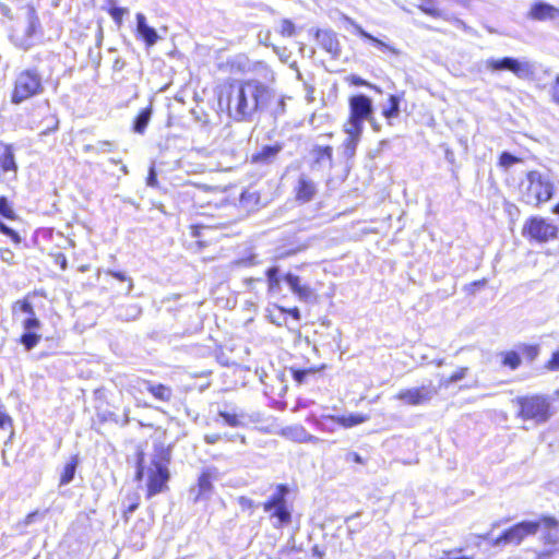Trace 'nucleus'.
Segmentation results:
<instances>
[{
	"mask_svg": "<svg viewBox=\"0 0 559 559\" xmlns=\"http://www.w3.org/2000/svg\"><path fill=\"white\" fill-rule=\"evenodd\" d=\"M238 503L241 507V509H254L257 506L254 504V501L248 497L241 496L238 498Z\"/></svg>",
	"mask_w": 559,
	"mask_h": 559,
	"instance_id": "59",
	"label": "nucleus"
},
{
	"mask_svg": "<svg viewBox=\"0 0 559 559\" xmlns=\"http://www.w3.org/2000/svg\"><path fill=\"white\" fill-rule=\"evenodd\" d=\"M540 528V523L536 521H522L513 526L504 530L501 535L495 540L493 545H519L526 536L536 534Z\"/></svg>",
	"mask_w": 559,
	"mask_h": 559,
	"instance_id": "8",
	"label": "nucleus"
},
{
	"mask_svg": "<svg viewBox=\"0 0 559 559\" xmlns=\"http://www.w3.org/2000/svg\"><path fill=\"white\" fill-rule=\"evenodd\" d=\"M280 33H281V35H283L285 37L294 36L295 35V24L288 19L282 20Z\"/></svg>",
	"mask_w": 559,
	"mask_h": 559,
	"instance_id": "50",
	"label": "nucleus"
},
{
	"mask_svg": "<svg viewBox=\"0 0 559 559\" xmlns=\"http://www.w3.org/2000/svg\"><path fill=\"white\" fill-rule=\"evenodd\" d=\"M140 506V496L135 491L128 492L122 500L124 520H129V515L136 511Z\"/></svg>",
	"mask_w": 559,
	"mask_h": 559,
	"instance_id": "33",
	"label": "nucleus"
},
{
	"mask_svg": "<svg viewBox=\"0 0 559 559\" xmlns=\"http://www.w3.org/2000/svg\"><path fill=\"white\" fill-rule=\"evenodd\" d=\"M372 114V99L365 94L354 95L349 98V118L344 128L362 131L364 122L371 120Z\"/></svg>",
	"mask_w": 559,
	"mask_h": 559,
	"instance_id": "7",
	"label": "nucleus"
},
{
	"mask_svg": "<svg viewBox=\"0 0 559 559\" xmlns=\"http://www.w3.org/2000/svg\"><path fill=\"white\" fill-rule=\"evenodd\" d=\"M360 515V512H356L345 519V523L348 524V534L353 535L361 530V525L352 524L353 521Z\"/></svg>",
	"mask_w": 559,
	"mask_h": 559,
	"instance_id": "55",
	"label": "nucleus"
},
{
	"mask_svg": "<svg viewBox=\"0 0 559 559\" xmlns=\"http://www.w3.org/2000/svg\"><path fill=\"white\" fill-rule=\"evenodd\" d=\"M336 420L340 426L345 428H350L362 424L368 420V416L362 414H350L348 416H336Z\"/></svg>",
	"mask_w": 559,
	"mask_h": 559,
	"instance_id": "38",
	"label": "nucleus"
},
{
	"mask_svg": "<svg viewBox=\"0 0 559 559\" xmlns=\"http://www.w3.org/2000/svg\"><path fill=\"white\" fill-rule=\"evenodd\" d=\"M212 479V474L209 471L202 472L199 476L197 486L192 487L189 491V496L194 503L210 498L213 491Z\"/></svg>",
	"mask_w": 559,
	"mask_h": 559,
	"instance_id": "17",
	"label": "nucleus"
},
{
	"mask_svg": "<svg viewBox=\"0 0 559 559\" xmlns=\"http://www.w3.org/2000/svg\"><path fill=\"white\" fill-rule=\"evenodd\" d=\"M348 81L352 85H355V86H368V87H372V85L367 82L365 79L360 78L359 75H356V74H352L349 78H348Z\"/></svg>",
	"mask_w": 559,
	"mask_h": 559,
	"instance_id": "58",
	"label": "nucleus"
},
{
	"mask_svg": "<svg viewBox=\"0 0 559 559\" xmlns=\"http://www.w3.org/2000/svg\"><path fill=\"white\" fill-rule=\"evenodd\" d=\"M217 416L222 420L223 425L234 428L243 426V415H239L235 412L218 411Z\"/></svg>",
	"mask_w": 559,
	"mask_h": 559,
	"instance_id": "36",
	"label": "nucleus"
},
{
	"mask_svg": "<svg viewBox=\"0 0 559 559\" xmlns=\"http://www.w3.org/2000/svg\"><path fill=\"white\" fill-rule=\"evenodd\" d=\"M222 440V435L219 433H210L204 436V442L207 444H215Z\"/></svg>",
	"mask_w": 559,
	"mask_h": 559,
	"instance_id": "64",
	"label": "nucleus"
},
{
	"mask_svg": "<svg viewBox=\"0 0 559 559\" xmlns=\"http://www.w3.org/2000/svg\"><path fill=\"white\" fill-rule=\"evenodd\" d=\"M267 290L272 295L282 292V282H284L289 290L304 302H310L316 299L314 290L309 284H304L300 276L288 271L283 273L278 265H272L265 271Z\"/></svg>",
	"mask_w": 559,
	"mask_h": 559,
	"instance_id": "2",
	"label": "nucleus"
},
{
	"mask_svg": "<svg viewBox=\"0 0 559 559\" xmlns=\"http://www.w3.org/2000/svg\"><path fill=\"white\" fill-rule=\"evenodd\" d=\"M7 426H12L11 417L0 408V428L5 429Z\"/></svg>",
	"mask_w": 559,
	"mask_h": 559,
	"instance_id": "61",
	"label": "nucleus"
},
{
	"mask_svg": "<svg viewBox=\"0 0 559 559\" xmlns=\"http://www.w3.org/2000/svg\"><path fill=\"white\" fill-rule=\"evenodd\" d=\"M521 200L533 206L548 202L554 195V183L548 174L531 170L520 183Z\"/></svg>",
	"mask_w": 559,
	"mask_h": 559,
	"instance_id": "3",
	"label": "nucleus"
},
{
	"mask_svg": "<svg viewBox=\"0 0 559 559\" xmlns=\"http://www.w3.org/2000/svg\"><path fill=\"white\" fill-rule=\"evenodd\" d=\"M44 92L43 76L37 68L24 69L15 76L11 103L20 105L27 99L41 95Z\"/></svg>",
	"mask_w": 559,
	"mask_h": 559,
	"instance_id": "4",
	"label": "nucleus"
},
{
	"mask_svg": "<svg viewBox=\"0 0 559 559\" xmlns=\"http://www.w3.org/2000/svg\"><path fill=\"white\" fill-rule=\"evenodd\" d=\"M290 373H292V377L293 379L298 383V384H302V383H306L307 381V378L309 376H312L317 372V369L314 368H306V369H301V368H295V367H290Z\"/></svg>",
	"mask_w": 559,
	"mask_h": 559,
	"instance_id": "39",
	"label": "nucleus"
},
{
	"mask_svg": "<svg viewBox=\"0 0 559 559\" xmlns=\"http://www.w3.org/2000/svg\"><path fill=\"white\" fill-rule=\"evenodd\" d=\"M316 38L319 45L329 52L333 58H338L341 55L340 41L336 34L331 29H318Z\"/></svg>",
	"mask_w": 559,
	"mask_h": 559,
	"instance_id": "19",
	"label": "nucleus"
},
{
	"mask_svg": "<svg viewBox=\"0 0 559 559\" xmlns=\"http://www.w3.org/2000/svg\"><path fill=\"white\" fill-rule=\"evenodd\" d=\"M103 9L108 12L118 26L121 25L123 16L129 13L127 8L118 7L116 0H107V5Z\"/></svg>",
	"mask_w": 559,
	"mask_h": 559,
	"instance_id": "35",
	"label": "nucleus"
},
{
	"mask_svg": "<svg viewBox=\"0 0 559 559\" xmlns=\"http://www.w3.org/2000/svg\"><path fill=\"white\" fill-rule=\"evenodd\" d=\"M146 185L152 188H156L158 186L157 171L154 164H152L148 168Z\"/></svg>",
	"mask_w": 559,
	"mask_h": 559,
	"instance_id": "54",
	"label": "nucleus"
},
{
	"mask_svg": "<svg viewBox=\"0 0 559 559\" xmlns=\"http://www.w3.org/2000/svg\"><path fill=\"white\" fill-rule=\"evenodd\" d=\"M170 478L168 467H153L148 468L147 476V498H152L165 489H167V483Z\"/></svg>",
	"mask_w": 559,
	"mask_h": 559,
	"instance_id": "15",
	"label": "nucleus"
},
{
	"mask_svg": "<svg viewBox=\"0 0 559 559\" xmlns=\"http://www.w3.org/2000/svg\"><path fill=\"white\" fill-rule=\"evenodd\" d=\"M0 146L3 148V152L0 153V169L3 173H13L15 176L19 166L15 159L14 146L3 141H0Z\"/></svg>",
	"mask_w": 559,
	"mask_h": 559,
	"instance_id": "24",
	"label": "nucleus"
},
{
	"mask_svg": "<svg viewBox=\"0 0 559 559\" xmlns=\"http://www.w3.org/2000/svg\"><path fill=\"white\" fill-rule=\"evenodd\" d=\"M305 249H306V246H298L295 248H277L275 250L274 259L275 260L286 259L288 257L297 254L298 252H300Z\"/></svg>",
	"mask_w": 559,
	"mask_h": 559,
	"instance_id": "45",
	"label": "nucleus"
},
{
	"mask_svg": "<svg viewBox=\"0 0 559 559\" xmlns=\"http://www.w3.org/2000/svg\"><path fill=\"white\" fill-rule=\"evenodd\" d=\"M418 9L435 19H443L445 21H450L448 14L439 9L438 3L436 0H420V3L418 4Z\"/></svg>",
	"mask_w": 559,
	"mask_h": 559,
	"instance_id": "30",
	"label": "nucleus"
},
{
	"mask_svg": "<svg viewBox=\"0 0 559 559\" xmlns=\"http://www.w3.org/2000/svg\"><path fill=\"white\" fill-rule=\"evenodd\" d=\"M558 229L543 217H531L523 226L522 235L531 240L546 242L557 237Z\"/></svg>",
	"mask_w": 559,
	"mask_h": 559,
	"instance_id": "9",
	"label": "nucleus"
},
{
	"mask_svg": "<svg viewBox=\"0 0 559 559\" xmlns=\"http://www.w3.org/2000/svg\"><path fill=\"white\" fill-rule=\"evenodd\" d=\"M316 193H317L316 183L311 179L301 175L298 179V186L296 188L297 200L302 203L309 202L314 198Z\"/></svg>",
	"mask_w": 559,
	"mask_h": 559,
	"instance_id": "25",
	"label": "nucleus"
},
{
	"mask_svg": "<svg viewBox=\"0 0 559 559\" xmlns=\"http://www.w3.org/2000/svg\"><path fill=\"white\" fill-rule=\"evenodd\" d=\"M0 216L11 221L17 217L11 202L4 195L0 197Z\"/></svg>",
	"mask_w": 559,
	"mask_h": 559,
	"instance_id": "40",
	"label": "nucleus"
},
{
	"mask_svg": "<svg viewBox=\"0 0 559 559\" xmlns=\"http://www.w3.org/2000/svg\"><path fill=\"white\" fill-rule=\"evenodd\" d=\"M153 115L152 106H147L140 110L132 122V130L135 133L143 134Z\"/></svg>",
	"mask_w": 559,
	"mask_h": 559,
	"instance_id": "29",
	"label": "nucleus"
},
{
	"mask_svg": "<svg viewBox=\"0 0 559 559\" xmlns=\"http://www.w3.org/2000/svg\"><path fill=\"white\" fill-rule=\"evenodd\" d=\"M282 313H288L292 318H294L296 321H299L301 318L300 310L297 307L285 309L283 307L278 308Z\"/></svg>",
	"mask_w": 559,
	"mask_h": 559,
	"instance_id": "60",
	"label": "nucleus"
},
{
	"mask_svg": "<svg viewBox=\"0 0 559 559\" xmlns=\"http://www.w3.org/2000/svg\"><path fill=\"white\" fill-rule=\"evenodd\" d=\"M15 254L12 250H10L9 248H0V259L2 262L9 264V265H13L15 264Z\"/></svg>",
	"mask_w": 559,
	"mask_h": 559,
	"instance_id": "52",
	"label": "nucleus"
},
{
	"mask_svg": "<svg viewBox=\"0 0 559 559\" xmlns=\"http://www.w3.org/2000/svg\"><path fill=\"white\" fill-rule=\"evenodd\" d=\"M283 148L284 143L282 142L263 145L258 152L251 155V163L257 165H270L275 160Z\"/></svg>",
	"mask_w": 559,
	"mask_h": 559,
	"instance_id": "18",
	"label": "nucleus"
},
{
	"mask_svg": "<svg viewBox=\"0 0 559 559\" xmlns=\"http://www.w3.org/2000/svg\"><path fill=\"white\" fill-rule=\"evenodd\" d=\"M0 234L9 237L15 245H20L22 242V237L20 234L2 221H0Z\"/></svg>",
	"mask_w": 559,
	"mask_h": 559,
	"instance_id": "47",
	"label": "nucleus"
},
{
	"mask_svg": "<svg viewBox=\"0 0 559 559\" xmlns=\"http://www.w3.org/2000/svg\"><path fill=\"white\" fill-rule=\"evenodd\" d=\"M273 100H275V104L272 107L270 105L266 110H269L270 114L276 119L277 117L283 116L285 114L286 103H285V99L283 96H281V97L275 96V98Z\"/></svg>",
	"mask_w": 559,
	"mask_h": 559,
	"instance_id": "43",
	"label": "nucleus"
},
{
	"mask_svg": "<svg viewBox=\"0 0 559 559\" xmlns=\"http://www.w3.org/2000/svg\"><path fill=\"white\" fill-rule=\"evenodd\" d=\"M107 274H109L110 276H112L115 280L119 281V282H127L128 283V286L126 288V294H130L132 288H133V281L131 277H129L126 272H122V271H112V270H109L107 272Z\"/></svg>",
	"mask_w": 559,
	"mask_h": 559,
	"instance_id": "48",
	"label": "nucleus"
},
{
	"mask_svg": "<svg viewBox=\"0 0 559 559\" xmlns=\"http://www.w3.org/2000/svg\"><path fill=\"white\" fill-rule=\"evenodd\" d=\"M346 461H352L354 463H357V464H364L365 463V460L362 459V456L357 453V452H349L347 455H346Z\"/></svg>",
	"mask_w": 559,
	"mask_h": 559,
	"instance_id": "63",
	"label": "nucleus"
},
{
	"mask_svg": "<svg viewBox=\"0 0 559 559\" xmlns=\"http://www.w3.org/2000/svg\"><path fill=\"white\" fill-rule=\"evenodd\" d=\"M88 60L95 69L99 68L100 62H102L100 48H96V47L90 48L88 49Z\"/></svg>",
	"mask_w": 559,
	"mask_h": 559,
	"instance_id": "51",
	"label": "nucleus"
},
{
	"mask_svg": "<svg viewBox=\"0 0 559 559\" xmlns=\"http://www.w3.org/2000/svg\"><path fill=\"white\" fill-rule=\"evenodd\" d=\"M38 295L37 290H34L33 293H28L23 299L16 300L13 306L12 310L13 312L15 310H20L22 313H24L25 318H35L37 317L34 310V306L32 301L29 300L31 296Z\"/></svg>",
	"mask_w": 559,
	"mask_h": 559,
	"instance_id": "32",
	"label": "nucleus"
},
{
	"mask_svg": "<svg viewBox=\"0 0 559 559\" xmlns=\"http://www.w3.org/2000/svg\"><path fill=\"white\" fill-rule=\"evenodd\" d=\"M502 357L501 365L511 370H516L522 362L521 356L516 350H508L500 353Z\"/></svg>",
	"mask_w": 559,
	"mask_h": 559,
	"instance_id": "37",
	"label": "nucleus"
},
{
	"mask_svg": "<svg viewBox=\"0 0 559 559\" xmlns=\"http://www.w3.org/2000/svg\"><path fill=\"white\" fill-rule=\"evenodd\" d=\"M78 465H79V457H78V455H74L64 465L63 471L60 476L59 486H66L74 479Z\"/></svg>",
	"mask_w": 559,
	"mask_h": 559,
	"instance_id": "34",
	"label": "nucleus"
},
{
	"mask_svg": "<svg viewBox=\"0 0 559 559\" xmlns=\"http://www.w3.org/2000/svg\"><path fill=\"white\" fill-rule=\"evenodd\" d=\"M144 477V454L141 452L138 455L136 460V472H135V479L142 480Z\"/></svg>",
	"mask_w": 559,
	"mask_h": 559,
	"instance_id": "56",
	"label": "nucleus"
},
{
	"mask_svg": "<svg viewBox=\"0 0 559 559\" xmlns=\"http://www.w3.org/2000/svg\"><path fill=\"white\" fill-rule=\"evenodd\" d=\"M274 98L275 91L259 80L236 81L227 93L228 115L235 121L250 122L259 111L267 109Z\"/></svg>",
	"mask_w": 559,
	"mask_h": 559,
	"instance_id": "1",
	"label": "nucleus"
},
{
	"mask_svg": "<svg viewBox=\"0 0 559 559\" xmlns=\"http://www.w3.org/2000/svg\"><path fill=\"white\" fill-rule=\"evenodd\" d=\"M171 460V447L163 443L154 444V453L151 460L153 467H168Z\"/></svg>",
	"mask_w": 559,
	"mask_h": 559,
	"instance_id": "27",
	"label": "nucleus"
},
{
	"mask_svg": "<svg viewBox=\"0 0 559 559\" xmlns=\"http://www.w3.org/2000/svg\"><path fill=\"white\" fill-rule=\"evenodd\" d=\"M521 349H522V353L525 355V357L530 361H534L539 354L538 345L523 344V345H521Z\"/></svg>",
	"mask_w": 559,
	"mask_h": 559,
	"instance_id": "49",
	"label": "nucleus"
},
{
	"mask_svg": "<svg viewBox=\"0 0 559 559\" xmlns=\"http://www.w3.org/2000/svg\"><path fill=\"white\" fill-rule=\"evenodd\" d=\"M356 28H357V33L359 34L360 37L371 41L376 47H378L380 49H390V47L385 43H383L379 38L374 37L370 33L365 31L361 26L356 25Z\"/></svg>",
	"mask_w": 559,
	"mask_h": 559,
	"instance_id": "44",
	"label": "nucleus"
},
{
	"mask_svg": "<svg viewBox=\"0 0 559 559\" xmlns=\"http://www.w3.org/2000/svg\"><path fill=\"white\" fill-rule=\"evenodd\" d=\"M527 17L534 21H559V8L543 1H535L527 13Z\"/></svg>",
	"mask_w": 559,
	"mask_h": 559,
	"instance_id": "16",
	"label": "nucleus"
},
{
	"mask_svg": "<svg viewBox=\"0 0 559 559\" xmlns=\"http://www.w3.org/2000/svg\"><path fill=\"white\" fill-rule=\"evenodd\" d=\"M96 411V418L98 423L105 424V423H114L116 425L127 426L129 424V417L126 414L122 421H120L119 416L110 411L108 407L104 406V403H99L95 406Z\"/></svg>",
	"mask_w": 559,
	"mask_h": 559,
	"instance_id": "26",
	"label": "nucleus"
},
{
	"mask_svg": "<svg viewBox=\"0 0 559 559\" xmlns=\"http://www.w3.org/2000/svg\"><path fill=\"white\" fill-rule=\"evenodd\" d=\"M545 368L549 371L559 370V348L552 353L550 359L546 362Z\"/></svg>",
	"mask_w": 559,
	"mask_h": 559,
	"instance_id": "53",
	"label": "nucleus"
},
{
	"mask_svg": "<svg viewBox=\"0 0 559 559\" xmlns=\"http://www.w3.org/2000/svg\"><path fill=\"white\" fill-rule=\"evenodd\" d=\"M518 416L523 420H534L537 424L546 423L550 416L551 401L546 395L518 396Z\"/></svg>",
	"mask_w": 559,
	"mask_h": 559,
	"instance_id": "6",
	"label": "nucleus"
},
{
	"mask_svg": "<svg viewBox=\"0 0 559 559\" xmlns=\"http://www.w3.org/2000/svg\"><path fill=\"white\" fill-rule=\"evenodd\" d=\"M338 423L336 420L335 415H323L320 419L317 421V426L323 430V431H334L335 426H337Z\"/></svg>",
	"mask_w": 559,
	"mask_h": 559,
	"instance_id": "41",
	"label": "nucleus"
},
{
	"mask_svg": "<svg viewBox=\"0 0 559 559\" xmlns=\"http://www.w3.org/2000/svg\"><path fill=\"white\" fill-rule=\"evenodd\" d=\"M540 523L543 530V538L546 544L555 545L559 540V522L552 516H542L536 520Z\"/></svg>",
	"mask_w": 559,
	"mask_h": 559,
	"instance_id": "20",
	"label": "nucleus"
},
{
	"mask_svg": "<svg viewBox=\"0 0 559 559\" xmlns=\"http://www.w3.org/2000/svg\"><path fill=\"white\" fill-rule=\"evenodd\" d=\"M311 170L322 171L333 168V147L330 145L314 144L310 150Z\"/></svg>",
	"mask_w": 559,
	"mask_h": 559,
	"instance_id": "14",
	"label": "nucleus"
},
{
	"mask_svg": "<svg viewBox=\"0 0 559 559\" xmlns=\"http://www.w3.org/2000/svg\"><path fill=\"white\" fill-rule=\"evenodd\" d=\"M344 131L347 134V136L341 145V151L342 155L346 158V160H349L356 154V150L360 141L362 131L350 128H344Z\"/></svg>",
	"mask_w": 559,
	"mask_h": 559,
	"instance_id": "23",
	"label": "nucleus"
},
{
	"mask_svg": "<svg viewBox=\"0 0 559 559\" xmlns=\"http://www.w3.org/2000/svg\"><path fill=\"white\" fill-rule=\"evenodd\" d=\"M289 491L288 485L278 484L262 504L264 512L270 514L273 526L276 528L287 526L292 522L293 508L287 501Z\"/></svg>",
	"mask_w": 559,
	"mask_h": 559,
	"instance_id": "5",
	"label": "nucleus"
},
{
	"mask_svg": "<svg viewBox=\"0 0 559 559\" xmlns=\"http://www.w3.org/2000/svg\"><path fill=\"white\" fill-rule=\"evenodd\" d=\"M142 308L138 304H129L117 308V318L122 321H133L141 317Z\"/></svg>",
	"mask_w": 559,
	"mask_h": 559,
	"instance_id": "31",
	"label": "nucleus"
},
{
	"mask_svg": "<svg viewBox=\"0 0 559 559\" xmlns=\"http://www.w3.org/2000/svg\"><path fill=\"white\" fill-rule=\"evenodd\" d=\"M143 385L158 401L169 402L173 396V390L165 384L145 380Z\"/></svg>",
	"mask_w": 559,
	"mask_h": 559,
	"instance_id": "28",
	"label": "nucleus"
},
{
	"mask_svg": "<svg viewBox=\"0 0 559 559\" xmlns=\"http://www.w3.org/2000/svg\"><path fill=\"white\" fill-rule=\"evenodd\" d=\"M437 393L438 390L429 382L421 386L401 390L396 399L406 405L418 406L430 402Z\"/></svg>",
	"mask_w": 559,
	"mask_h": 559,
	"instance_id": "11",
	"label": "nucleus"
},
{
	"mask_svg": "<svg viewBox=\"0 0 559 559\" xmlns=\"http://www.w3.org/2000/svg\"><path fill=\"white\" fill-rule=\"evenodd\" d=\"M404 99V92L401 94H390L386 102L381 106L382 116L388 120L389 124H393L392 120L399 118L401 114V103Z\"/></svg>",
	"mask_w": 559,
	"mask_h": 559,
	"instance_id": "21",
	"label": "nucleus"
},
{
	"mask_svg": "<svg viewBox=\"0 0 559 559\" xmlns=\"http://www.w3.org/2000/svg\"><path fill=\"white\" fill-rule=\"evenodd\" d=\"M486 67L491 71H510L520 79H526L533 74V66L528 61H522L513 57L490 58L486 61Z\"/></svg>",
	"mask_w": 559,
	"mask_h": 559,
	"instance_id": "10",
	"label": "nucleus"
},
{
	"mask_svg": "<svg viewBox=\"0 0 559 559\" xmlns=\"http://www.w3.org/2000/svg\"><path fill=\"white\" fill-rule=\"evenodd\" d=\"M520 162L521 158H519L518 156L513 155L508 151H503L499 156V166L503 168H509Z\"/></svg>",
	"mask_w": 559,
	"mask_h": 559,
	"instance_id": "46",
	"label": "nucleus"
},
{
	"mask_svg": "<svg viewBox=\"0 0 559 559\" xmlns=\"http://www.w3.org/2000/svg\"><path fill=\"white\" fill-rule=\"evenodd\" d=\"M136 33L148 47L155 45L159 38L156 29L147 24L143 13H136Z\"/></svg>",
	"mask_w": 559,
	"mask_h": 559,
	"instance_id": "22",
	"label": "nucleus"
},
{
	"mask_svg": "<svg viewBox=\"0 0 559 559\" xmlns=\"http://www.w3.org/2000/svg\"><path fill=\"white\" fill-rule=\"evenodd\" d=\"M468 371L467 367H461L454 373H452L449 378L441 379L440 386L449 388L452 383L459 382L465 378Z\"/></svg>",
	"mask_w": 559,
	"mask_h": 559,
	"instance_id": "42",
	"label": "nucleus"
},
{
	"mask_svg": "<svg viewBox=\"0 0 559 559\" xmlns=\"http://www.w3.org/2000/svg\"><path fill=\"white\" fill-rule=\"evenodd\" d=\"M551 97L556 104H559V75L556 76V80L551 86Z\"/></svg>",
	"mask_w": 559,
	"mask_h": 559,
	"instance_id": "62",
	"label": "nucleus"
},
{
	"mask_svg": "<svg viewBox=\"0 0 559 559\" xmlns=\"http://www.w3.org/2000/svg\"><path fill=\"white\" fill-rule=\"evenodd\" d=\"M23 333L20 336V344L25 350H32L40 341L41 335L38 331L41 328L40 320L35 318H25L22 321Z\"/></svg>",
	"mask_w": 559,
	"mask_h": 559,
	"instance_id": "13",
	"label": "nucleus"
},
{
	"mask_svg": "<svg viewBox=\"0 0 559 559\" xmlns=\"http://www.w3.org/2000/svg\"><path fill=\"white\" fill-rule=\"evenodd\" d=\"M26 10L27 26L24 36L21 38H16L13 41L16 47L25 51L34 45L32 39L41 27L39 17L34 5L27 4Z\"/></svg>",
	"mask_w": 559,
	"mask_h": 559,
	"instance_id": "12",
	"label": "nucleus"
},
{
	"mask_svg": "<svg viewBox=\"0 0 559 559\" xmlns=\"http://www.w3.org/2000/svg\"><path fill=\"white\" fill-rule=\"evenodd\" d=\"M45 516V512H39L38 510L28 513L24 520L25 525H31L37 521V519H43Z\"/></svg>",
	"mask_w": 559,
	"mask_h": 559,
	"instance_id": "57",
	"label": "nucleus"
}]
</instances>
